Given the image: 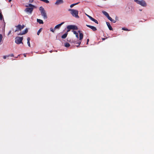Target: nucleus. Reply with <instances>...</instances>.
<instances>
[{
    "label": "nucleus",
    "instance_id": "obj_16",
    "mask_svg": "<svg viewBox=\"0 0 154 154\" xmlns=\"http://www.w3.org/2000/svg\"><path fill=\"white\" fill-rule=\"evenodd\" d=\"M102 13L107 17L109 16V14L106 11H103Z\"/></svg>",
    "mask_w": 154,
    "mask_h": 154
},
{
    "label": "nucleus",
    "instance_id": "obj_37",
    "mask_svg": "<svg viewBox=\"0 0 154 154\" xmlns=\"http://www.w3.org/2000/svg\"><path fill=\"white\" fill-rule=\"evenodd\" d=\"M24 56L25 57H26V56L25 54H24Z\"/></svg>",
    "mask_w": 154,
    "mask_h": 154
},
{
    "label": "nucleus",
    "instance_id": "obj_20",
    "mask_svg": "<svg viewBox=\"0 0 154 154\" xmlns=\"http://www.w3.org/2000/svg\"><path fill=\"white\" fill-rule=\"evenodd\" d=\"M29 6L30 7V8H34V7H35V6L34 5H32L31 4H29L28 5H28L26 6V7H28Z\"/></svg>",
    "mask_w": 154,
    "mask_h": 154
},
{
    "label": "nucleus",
    "instance_id": "obj_3",
    "mask_svg": "<svg viewBox=\"0 0 154 154\" xmlns=\"http://www.w3.org/2000/svg\"><path fill=\"white\" fill-rule=\"evenodd\" d=\"M134 1L136 2L138 4L140 5L143 7H145L146 5V4L145 2L143 0H134Z\"/></svg>",
    "mask_w": 154,
    "mask_h": 154
},
{
    "label": "nucleus",
    "instance_id": "obj_22",
    "mask_svg": "<svg viewBox=\"0 0 154 154\" xmlns=\"http://www.w3.org/2000/svg\"><path fill=\"white\" fill-rule=\"evenodd\" d=\"M79 3V2H78V3H75V4H71V5H70V7L71 8H72L75 5H77Z\"/></svg>",
    "mask_w": 154,
    "mask_h": 154
},
{
    "label": "nucleus",
    "instance_id": "obj_38",
    "mask_svg": "<svg viewBox=\"0 0 154 154\" xmlns=\"http://www.w3.org/2000/svg\"><path fill=\"white\" fill-rule=\"evenodd\" d=\"M105 39V38H102V40H104Z\"/></svg>",
    "mask_w": 154,
    "mask_h": 154
},
{
    "label": "nucleus",
    "instance_id": "obj_36",
    "mask_svg": "<svg viewBox=\"0 0 154 154\" xmlns=\"http://www.w3.org/2000/svg\"><path fill=\"white\" fill-rule=\"evenodd\" d=\"M89 41V39H87V44H88V43Z\"/></svg>",
    "mask_w": 154,
    "mask_h": 154
},
{
    "label": "nucleus",
    "instance_id": "obj_12",
    "mask_svg": "<svg viewBox=\"0 0 154 154\" xmlns=\"http://www.w3.org/2000/svg\"><path fill=\"white\" fill-rule=\"evenodd\" d=\"M78 32L79 33V41H81V40H82V39L83 38V34L81 33V32L80 31H78Z\"/></svg>",
    "mask_w": 154,
    "mask_h": 154
},
{
    "label": "nucleus",
    "instance_id": "obj_29",
    "mask_svg": "<svg viewBox=\"0 0 154 154\" xmlns=\"http://www.w3.org/2000/svg\"><path fill=\"white\" fill-rule=\"evenodd\" d=\"M10 55H6V56H3V58L4 59H5L6 57H10Z\"/></svg>",
    "mask_w": 154,
    "mask_h": 154
},
{
    "label": "nucleus",
    "instance_id": "obj_17",
    "mask_svg": "<svg viewBox=\"0 0 154 154\" xmlns=\"http://www.w3.org/2000/svg\"><path fill=\"white\" fill-rule=\"evenodd\" d=\"M30 38L29 37H28L27 38V44L30 47Z\"/></svg>",
    "mask_w": 154,
    "mask_h": 154
},
{
    "label": "nucleus",
    "instance_id": "obj_27",
    "mask_svg": "<svg viewBox=\"0 0 154 154\" xmlns=\"http://www.w3.org/2000/svg\"><path fill=\"white\" fill-rule=\"evenodd\" d=\"M55 30V29H54V28L53 29L52 28H50V31L53 32H54V31Z\"/></svg>",
    "mask_w": 154,
    "mask_h": 154
},
{
    "label": "nucleus",
    "instance_id": "obj_30",
    "mask_svg": "<svg viewBox=\"0 0 154 154\" xmlns=\"http://www.w3.org/2000/svg\"><path fill=\"white\" fill-rule=\"evenodd\" d=\"M108 19L110 21L112 20V19L111 17H110L109 16L107 17Z\"/></svg>",
    "mask_w": 154,
    "mask_h": 154
},
{
    "label": "nucleus",
    "instance_id": "obj_33",
    "mask_svg": "<svg viewBox=\"0 0 154 154\" xmlns=\"http://www.w3.org/2000/svg\"><path fill=\"white\" fill-rule=\"evenodd\" d=\"M111 22H112L113 23H115L116 22V20L113 19H112V20L111 21Z\"/></svg>",
    "mask_w": 154,
    "mask_h": 154
},
{
    "label": "nucleus",
    "instance_id": "obj_34",
    "mask_svg": "<svg viewBox=\"0 0 154 154\" xmlns=\"http://www.w3.org/2000/svg\"><path fill=\"white\" fill-rule=\"evenodd\" d=\"M29 2L30 3H32L33 2V0H29Z\"/></svg>",
    "mask_w": 154,
    "mask_h": 154
},
{
    "label": "nucleus",
    "instance_id": "obj_39",
    "mask_svg": "<svg viewBox=\"0 0 154 154\" xmlns=\"http://www.w3.org/2000/svg\"><path fill=\"white\" fill-rule=\"evenodd\" d=\"M11 0H9V2H11Z\"/></svg>",
    "mask_w": 154,
    "mask_h": 154
},
{
    "label": "nucleus",
    "instance_id": "obj_31",
    "mask_svg": "<svg viewBox=\"0 0 154 154\" xmlns=\"http://www.w3.org/2000/svg\"><path fill=\"white\" fill-rule=\"evenodd\" d=\"M122 30L125 31H130L128 30L127 29L125 28H122Z\"/></svg>",
    "mask_w": 154,
    "mask_h": 154
},
{
    "label": "nucleus",
    "instance_id": "obj_24",
    "mask_svg": "<svg viewBox=\"0 0 154 154\" xmlns=\"http://www.w3.org/2000/svg\"><path fill=\"white\" fill-rule=\"evenodd\" d=\"M81 43V41H78V42L77 43H75L76 44H78V45H77L76 47H79V46L80 45Z\"/></svg>",
    "mask_w": 154,
    "mask_h": 154
},
{
    "label": "nucleus",
    "instance_id": "obj_13",
    "mask_svg": "<svg viewBox=\"0 0 154 154\" xmlns=\"http://www.w3.org/2000/svg\"><path fill=\"white\" fill-rule=\"evenodd\" d=\"M107 25V26L109 29L110 30H113V29L111 26L109 22H106V23Z\"/></svg>",
    "mask_w": 154,
    "mask_h": 154
},
{
    "label": "nucleus",
    "instance_id": "obj_7",
    "mask_svg": "<svg viewBox=\"0 0 154 154\" xmlns=\"http://www.w3.org/2000/svg\"><path fill=\"white\" fill-rule=\"evenodd\" d=\"M33 10V8H26L25 9V11L26 12H29L30 14L32 13Z\"/></svg>",
    "mask_w": 154,
    "mask_h": 154
},
{
    "label": "nucleus",
    "instance_id": "obj_32",
    "mask_svg": "<svg viewBox=\"0 0 154 154\" xmlns=\"http://www.w3.org/2000/svg\"><path fill=\"white\" fill-rule=\"evenodd\" d=\"M86 15L90 19H91V18L92 17L91 16H90V15H88L86 14Z\"/></svg>",
    "mask_w": 154,
    "mask_h": 154
},
{
    "label": "nucleus",
    "instance_id": "obj_26",
    "mask_svg": "<svg viewBox=\"0 0 154 154\" xmlns=\"http://www.w3.org/2000/svg\"><path fill=\"white\" fill-rule=\"evenodd\" d=\"M3 18V15L2 14V13L0 12V20H2Z\"/></svg>",
    "mask_w": 154,
    "mask_h": 154
},
{
    "label": "nucleus",
    "instance_id": "obj_23",
    "mask_svg": "<svg viewBox=\"0 0 154 154\" xmlns=\"http://www.w3.org/2000/svg\"><path fill=\"white\" fill-rule=\"evenodd\" d=\"M42 28H41L39 29L38 31L37 32V34L38 35H39L40 34V33L41 32V31H42Z\"/></svg>",
    "mask_w": 154,
    "mask_h": 154
},
{
    "label": "nucleus",
    "instance_id": "obj_8",
    "mask_svg": "<svg viewBox=\"0 0 154 154\" xmlns=\"http://www.w3.org/2000/svg\"><path fill=\"white\" fill-rule=\"evenodd\" d=\"M28 31V29H26L24 31H23L22 32L18 34V35H22L26 33Z\"/></svg>",
    "mask_w": 154,
    "mask_h": 154
},
{
    "label": "nucleus",
    "instance_id": "obj_21",
    "mask_svg": "<svg viewBox=\"0 0 154 154\" xmlns=\"http://www.w3.org/2000/svg\"><path fill=\"white\" fill-rule=\"evenodd\" d=\"M64 45L66 47H68L70 46V45L69 43L66 42L65 43Z\"/></svg>",
    "mask_w": 154,
    "mask_h": 154
},
{
    "label": "nucleus",
    "instance_id": "obj_15",
    "mask_svg": "<svg viewBox=\"0 0 154 154\" xmlns=\"http://www.w3.org/2000/svg\"><path fill=\"white\" fill-rule=\"evenodd\" d=\"M90 20H91L92 21L94 22L95 23H96L97 24H98V22L97 20H96L94 19L92 17L91 18Z\"/></svg>",
    "mask_w": 154,
    "mask_h": 154
},
{
    "label": "nucleus",
    "instance_id": "obj_18",
    "mask_svg": "<svg viewBox=\"0 0 154 154\" xmlns=\"http://www.w3.org/2000/svg\"><path fill=\"white\" fill-rule=\"evenodd\" d=\"M68 33H65L64 34H63V35H62L61 36V38H66V37L67 36Z\"/></svg>",
    "mask_w": 154,
    "mask_h": 154
},
{
    "label": "nucleus",
    "instance_id": "obj_19",
    "mask_svg": "<svg viewBox=\"0 0 154 154\" xmlns=\"http://www.w3.org/2000/svg\"><path fill=\"white\" fill-rule=\"evenodd\" d=\"M73 33L75 35L76 37L78 39V38H79V34H78V33H77L75 31H73Z\"/></svg>",
    "mask_w": 154,
    "mask_h": 154
},
{
    "label": "nucleus",
    "instance_id": "obj_1",
    "mask_svg": "<svg viewBox=\"0 0 154 154\" xmlns=\"http://www.w3.org/2000/svg\"><path fill=\"white\" fill-rule=\"evenodd\" d=\"M68 11H70V14L74 17L77 18H79V16L78 15L79 11L78 10L74 9H69Z\"/></svg>",
    "mask_w": 154,
    "mask_h": 154
},
{
    "label": "nucleus",
    "instance_id": "obj_11",
    "mask_svg": "<svg viewBox=\"0 0 154 154\" xmlns=\"http://www.w3.org/2000/svg\"><path fill=\"white\" fill-rule=\"evenodd\" d=\"M63 3V0H57L56 2L55 3V4L56 5H58Z\"/></svg>",
    "mask_w": 154,
    "mask_h": 154
},
{
    "label": "nucleus",
    "instance_id": "obj_40",
    "mask_svg": "<svg viewBox=\"0 0 154 154\" xmlns=\"http://www.w3.org/2000/svg\"><path fill=\"white\" fill-rule=\"evenodd\" d=\"M11 32V31H10L9 32V34L10 33V32Z\"/></svg>",
    "mask_w": 154,
    "mask_h": 154
},
{
    "label": "nucleus",
    "instance_id": "obj_9",
    "mask_svg": "<svg viewBox=\"0 0 154 154\" xmlns=\"http://www.w3.org/2000/svg\"><path fill=\"white\" fill-rule=\"evenodd\" d=\"M86 26L91 29L94 31H95L97 30V29L95 27L88 25H86Z\"/></svg>",
    "mask_w": 154,
    "mask_h": 154
},
{
    "label": "nucleus",
    "instance_id": "obj_6",
    "mask_svg": "<svg viewBox=\"0 0 154 154\" xmlns=\"http://www.w3.org/2000/svg\"><path fill=\"white\" fill-rule=\"evenodd\" d=\"M15 26L16 27V29L15 31V32L19 30H21L22 29L24 28L25 26L24 25L21 26V25L19 24L17 26Z\"/></svg>",
    "mask_w": 154,
    "mask_h": 154
},
{
    "label": "nucleus",
    "instance_id": "obj_4",
    "mask_svg": "<svg viewBox=\"0 0 154 154\" xmlns=\"http://www.w3.org/2000/svg\"><path fill=\"white\" fill-rule=\"evenodd\" d=\"M23 37L17 36L16 37L15 39V42L17 44H20L22 43V41L23 40Z\"/></svg>",
    "mask_w": 154,
    "mask_h": 154
},
{
    "label": "nucleus",
    "instance_id": "obj_14",
    "mask_svg": "<svg viewBox=\"0 0 154 154\" xmlns=\"http://www.w3.org/2000/svg\"><path fill=\"white\" fill-rule=\"evenodd\" d=\"M37 21L40 24H43L44 23L43 20L40 19H37Z\"/></svg>",
    "mask_w": 154,
    "mask_h": 154
},
{
    "label": "nucleus",
    "instance_id": "obj_5",
    "mask_svg": "<svg viewBox=\"0 0 154 154\" xmlns=\"http://www.w3.org/2000/svg\"><path fill=\"white\" fill-rule=\"evenodd\" d=\"M67 28L68 29L67 32H69L71 29L77 30L78 29L77 26L73 25H68L67 26Z\"/></svg>",
    "mask_w": 154,
    "mask_h": 154
},
{
    "label": "nucleus",
    "instance_id": "obj_35",
    "mask_svg": "<svg viewBox=\"0 0 154 154\" xmlns=\"http://www.w3.org/2000/svg\"><path fill=\"white\" fill-rule=\"evenodd\" d=\"M8 55H10V56L13 57L14 56V55L13 54H11Z\"/></svg>",
    "mask_w": 154,
    "mask_h": 154
},
{
    "label": "nucleus",
    "instance_id": "obj_2",
    "mask_svg": "<svg viewBox=\"0 0 154 154\" xmlns=\"http://www.w3.org/2000/svg\"><path fill=\"white\" fill-rule=\"evenodd\" d=\"M39 10L41 11V14L43 18L45 19H47L48 17L44 9L42 6H41L39 8Z\"/></svg>",
    "mask_w": 154,
    "mask_h": 154
},
{
    "label": "nucleus",
    "instance_id": "obj_25",
    "mask_svg": "<svg viewBox=\"0 0 154 154\" xmlns=\"http://www.w3.org/2000/svg\"><path fill=\"white\" fill-rule=\"evenodd\" d=\"M40 0L45 2L46 3H48L49 2V1L48 0Z\"/></svg>",
    "mask_w": 154,
    "mask_h": 154
},
{
    "label": "nucleus",
    "instance_id": "obj_28",
    "mask_svg": "<svg viewBox=\"0 0 154 154\" xmlns=\"http://www.w3.org/2000/svg\"><path fill=\"white\" fill-rule=\"evenodd\" d=\"M2 34H0V43L2 42Z\"/></svg>",
    "mask_w": 154,
    "mask_h": 154
},
{
    "label": "nucleus",
    "instance_id": "obj_10",
    "mask_svg": "<svg viewBox=\"0 0 154 154\" xmlns=\"http://www.w3.org/2000/svg\"><path fill=\"white\" fill-rule=\"evenodd\" d=\"M64 23V22H63L55 26V27L54 28V29H59L60 28V27Z\"/></svg>",
    "mask_w": 154,
    "mask_h": 154
}]
</instances>
